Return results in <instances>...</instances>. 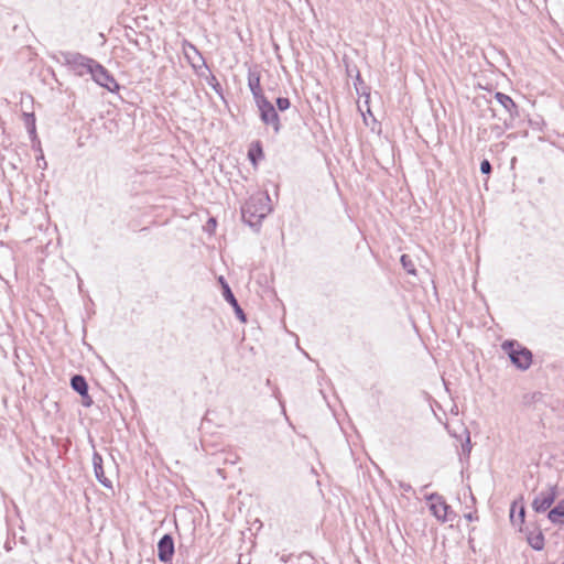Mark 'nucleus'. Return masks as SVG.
Returning a JSON list of instances; mask_svg holds the SVG:
<instances>
[{"mask_svg": "<svg viewBox=\"0 0 564 564\" xmlns=\"http://www.w3.org/2000/svg\"><path fill=\"white\" fill-rule=\"evenodd\" d=\"M501 349L508 355L510 362L519 370H528L533 361L532 351L516 339H506Z\"/></svg>", "mask_w": 564, "mask_h": 564, "instance_id": "obj_3", "label": "nucleus"}, {"mask_svg": "<svg viewBox=\"0 0 564 564\" xmlns=\"http://www.w3.org/2000/svg\"><path fill=\"white\" fill-rule=\"evenodd\" d=\"M82 398V405L85 408H90L94 403L93 398L89 395V392L86 391L85 393L79 394Z\"/></svg>", "mask_w": 564, "mask_h": 564, "instance_id": "obj_26", "label": "nucleus"}, {"mask_svg": "<svg viewBox=\"0 0 564 564\" xmlns=\"http://www.w3.org/2000/svg\"><path fill=\"white\" fill-rule=\"evenodd\" d=\"M400 261H401L403 268L405 269V271L409 274H415L416 273V270H415V267H414L413 262L411 261V259L406 254H402Z\"/></svg>", "mask_w": 564, "mask_h": 564, "instance_id": "obj_23", "label": "nucleus"}, {"mask_svg": "<svg viewBox=\"0 0 564 564\" xmlns=\"http://www.w3.org/2000/svg\"><path fill=\"white\" fill-rule=\"evenodd\" d=\"M216 224H217V223H216V219H215V218H210V219L208 220V223H207V225H208V226H213V228H215V227H216Z\"/></svg>", "mask_w": 564, "mask_h": 564, "instance_id": "obj_35", "label": "nucleus"}, {"mask_svg": "<svg viewBox=\"0 0 564 564\" xmlns=\"http://www.w3.org/2000/svg\"><path fill=\"white\" fill-rule=\"evenodd\" d=\"M344 63H345V67H346V74L347 76L349 77H354L357 75V72H360L357 67V65L355 64H350L349 62H347L346 59H344Z\"/></svg>", "mask_w": 564, "mask_h": 564, "instance_id": "obj_25", "label": "nucleus"}, {"mask_svg": "<svg viewBox=\"0 0 564 564\" xmlns=\"http://www.w3.org/2000/svg\"><path fill=\"white\" fill-rule=\"evenodd\" d=\"M261 75L256 69H249L248 72V87L252 94L254 102L267 98L261 87Z\"/></svg>", "mask_w": 564, "mask_h": 564, "instance_id": "obj_13", "label": "nucleus"}, {"mask_svg": "<svg viewBox=\"0 0 564 564\" xmlns=\"http://www.w3.org/2000/svg\"><path fill=\"white\" fill-rule=\"evenodd\" d=\"M175 553L174 538L165 533L158 542V558L162 563H170Z\"/></svg>", "mask_w": 564, "mask_h": 564, "instance_id": "obj_10", "label": "nucleus"}, {"mask_svg": "<svg viewBox=\"0 0 564 564\" xmlns=\"http://www.w3.org/2000/svg\"><path fill=\"white\" fill-rule=\"evenodd\" d=\"M165 564H172V562H170V563H165Z\"/></svg>", "mask_w": 564, "mask_h": 564, "instance_id": "obj_38", "label": "nucleus"}, {"mask_svg": "<svg viewBox=\"0 0 564 564\" xmlns=\"http://www.w3.org/2000/svg\"><path fill=\"white\" fill-rule=\"evenodd\" d=\"M254 104L258 108L261 122L267 127H271L273 132L279 134L283 126L274 105L268 98L261 99Z\"/></svg>", "mask_w": 564, "mask_h": 564, "instance_id": "obj_4", "label": "nucleus"}, {"mask_svg": "<svg viewBox=\"0 0 564 564\" xmlns=\"http://www.w3.org/2000/svg\"><path fill=\"white\" fill-rule=\"evenodd\" d=\"M24 126L26 128V131L29 133L30 139H36L37 132H36V118L34 112H23L22 115Z\"/></svg>", "mask_w": 564, "mask_h": 564, "instance_id": "obj_21", "label": "nucleus"}, {"mask_svg": "<svg viewBox=\"0 0 564 564\" xmlns=\"http://www.w3.org/2000/svg\"><path fill=\"white\" fill-rule=\"evenodd\" d=\"M425 500L429 502L431 513L441 522L452 521L456 513L452 510V507L445 501L444 497L438 492H432L425 496Z\"/></svg>", "mask_w": 564, "mask_h": 564, "instance_id": "obj_5", "label": "nucleus"}, {"mask_svg": "<svg viewBox=\"0 0 564 564\" xmlns=\"http://www.w3.org/2000/svg\"><path fill=\"white\" fill-rule=\"evenodd\" d=\"M30 140H31V143H32V149H33L34 151H36V152H39V153H40L41 151H43V150H42V147H41V141H40L39 137H36V139H35V140H34V139H30Z\"/></svg>", "mask_w": 564, "mask_h": 564, "instance_id": "obj_31", "label": "nucleus"}, {"mask_svg": "<svg viewBox=\"0 0 564 564\" xmlns=\"http://www.w3.org/2000/svg\"><path fill=\"white\" fill-rule=\"evenodd\" d=\"M15 545V540L14 538L12 540H7V542L4 543V550L7 552H10L13 550V546Z\"/></svg>", "mask_w": 564, "mask_h": 564, "instance_id": "obj_33", "label": "nucleus"}, {"mask_svg": "<svg viewBox=\"0 0 564 564\" xmlns=\"http://www.w3.org/2000/svg\"><path fill=\"white\" fill-rule=\"evenodd\" d=\"M562 564H564V562Z\"/></svg>", "mask_w": 564, "mask_h": 564, "instance_id": "obj_39", "label": "nucleus"}, {"mask_svg": "<svg viewBox=\"0 0 564 564\" xmlns=\"http://www.w3.org/2000/svg\"><path fill=\"white\" fill-rule=\"evenodd\" d=\"M272 212L271 199L268 192L252 195L241 206L242 221L256 232L260 231L262 221Z\"/></svg>", "mask_w": 564, "mask_h": 564, "instance_id": "obj_1", "label": "nucleus"}, {"mask_svg": "<svg viewBox=\"0 0 564 564\" xmlns=\"http://www.w3.org/2000/svg\"><path fill=\"white\" fill-rule=\"evenodd\" d=\"M55 58L59 64L66 66L68 70L79 77L87 74L90 75L97 62L82 53L70 51H61Z\"/></svg>", "mask_w": 564, "mask_h": 564, "instance_id": "obj_2", "label": "nucleus"}, {"mask_svg": "<svg viewBox=\"0 0 564 564\" xmlns=\"http://www.w3.org/2000/svg\"><path fill=\"white\" fill-rule=\"evenodd\" d=\"M470 451H471V443H470L469 434H467L466 442L462 444V452L464 455L469 457Z\"/></svg>", "mask_w": 564, "mask_h": 564, "instance_id": "obj_27", "label": "nucleus"}, {"mask_svg": "<svg viewBox=\"0 0 564 564\" xmlns=\"http://www.w3.org/2000/svg\"><path fill=\"white\" fill-rule=\"evenodd\" d=\"M183 47L185 51L184 52L185 57L187 58L188 63L191 64V66L193 67V69L195 72H197V69H200L203 67L208 69V66L206 64L204 56L202 55V53L198 51V48L194 44H192L191 42L185 40L183 43Z\"/></svg>", "mask_w": 564, "mask_h": 564, "instance_id": "obj_12", "label": "nucleus"}, {"mask_svg": "<svg viewBox=\"0 0 564 564\" xmlns=\"http://www.w3.org/2000/svg\"><path fill=\"white\" fill-rule=\"evenodd\" d=\"M522 533H525L527 541L534 551H542L544 549L545 538L540 529L530 530L528 527H525Z\"/></svg>", "mask_w": 564, "mask_h": 564, "instance_id": "obj_15", "label": "nucleus"}, {"mask_svg": "<svg viewBox=\"0 0 564 564\" xmlns=\"http://www.w3.org/2000/svg\"><path fill=\"white\" fill-rule=\"evenodd\" d=\"M36 162L40 169L45 170L47 167V162L45 161L43 151H41L39 155H36Z\"/></svg>", "mask_w": 564, "mask_h": 564, "instance_id": "obj_28", "label": "nucleus"}, {"mask_svg": "<svg viewBox=\"0 0 564 564\" xmlns=\"http://www.w3.org/2000/svg\"><path fill=\"white\" fill-rule=\"evenodd\" d=\"M547 519L555 525L564 524V499L560 500L552 509H549Z\"/></svg>", "mask_w": 564, "mask_h": 564, "instance_id": "obj_17", "label": "nucleus"}, {"mask_svg": "<svg viewBox=\"0 0 564 564\" xmlns=\"http://www.w3.org/2000/svg\"><path fill=\"white\" fill-rule=\"evenodd\" d=\"M541 123H542V119L540 117H538L536 119H529V124L534 129V130H541Z\"/></svg>", "mask_w": 564, "mask_h": 564, "instance_id": "obj_30", "label": "nucleus"}, {"mask_svg": "<svg viewBox=\"0 0 564 564\" xmlns=\"http://www.w3.org/2000/svg\"><path fill=\"white\" fill-rule=\"evenodd\" d=\"M479 170L481 174L489 176L492 172V165L490 161L488 159L481 160Z\"/></svg>", "mask_w": 564, "mask_h": 564, "instance_id": "obj_24", "label": "nucleus"}, {"mask_svg": "<svg viewBox=\"0 0 564 564\" xmlns=\"http://www.w3.org/2000/svg\"><path fill=\"white\" fill-rule=\"evenodd\" d=\"M274 107L278 110V112H284L291 108V100L288 97L280 96L275 99Z\"/></svg>", "mask_w": 564, "mask_h": 564, "instance_id": "obj_22", "label": "nucleus"}, {"mask_svg": "<svg viewBox=\"0 0 564 564\" xmlns=\"http://www.w3.org/2000/svg\"><path fill=\"white\" fill-rule=\"evenodd\" d=\"M90 76L96 84L110 93H117L120 89V85L115 79L113 75L98 61L96 62Z\"/></svg>", "mask_w": 564, "mask_h": 564, "instance_id": "obj_6", "label": "nucleus"}, {"mask_svg": "<svg viewBox=\"0 0 564 564\" xmlns=\"http://www.w3.org/2000/svg\"><path fill=\"white\" fill-rule=\"evenodd\" d=\"M557 497V490L555 486H551L546 491H541L533 499L531 507L534 512L542 513L547 511L554 503Z\"/></svg>", "mask_w": 564, "mask_h": 564, "instance_id": "obj_9", "label": "nucleus"}, {"mask_svg": "<svg viewBox=\"0 0 564 564\" xmlns=\"http://www.w3.org/2000/svg\"><path fill=\"white\" fill-rule=\"evenodd\" d=\"M247 156L253 166H257L264 159V151L260 140L250 143Z\"/></svg>", "mask_w": 564, "mask_h": 564, "instance_id": "obj_16", "label": "nucleus"}, {"mask_svg": "<svg viewBox=\"0 0 564 564\" xmlns=\"http://www.w3.org/2000/svg\"><path fill=\"white\" fill-rule=\"evenodd\" d=\"M495 99L508 113V118L503 120L505 128L507 130L514 128V120L520 117L519 106L509 95L501 91L495 93Z\"/></svg>", "mask_w": 564, "mask_h": 564, "instance_id": "obj_7", "label": "nucleus"}, {"mask_svg": "<svg viewBox=\"0 0 564 564\" xmlns=\"http://www.w3.org/2000/svg\"><path fill=\"white\" fill-rule=\"evenodd\" d=\"M69 384H70V388L78 394L89 391L88 382H87L86 378L80 373L73 375L70 377Z\"/></svg>", "mask_w": 564, "mask_h": 564, "instance_id": "obj_20", "label": "nucleus"}, {"mask_svg": "<svg viewBox=\"0 0 564 564\" xmlns=\"http://www.w3.org/2000/svg\"><path fill=\"white\" fill-rule=\"evenodd\" d=\"M400 487L406 492L412 490V486L410 484H400Z\"/></svg>", "mask_w": 564, "mask_h": 564, "instance_id": "obj_34", "label": "nucleus"}, {"mask_svg": "<svg viewBox=\"0 0 564 564\" xmlns=\"http://www.w3.org/2000/svg\"><path fill=\"white\" fill-rule=\"evenodd\" d=\"M509 518L512 525H519L520 532L524 531L525 505L522 496L511 502Z\"/></svg>", "mask_w": 564, "mask_h": 564, "instance_id": "obj_11", "label": "nucleus"}, {"mask_svg": "<svg viewBox=\"0 0 564 564\" xmlns=\"http://www.w3.org/2000/svg\"><path fill=\"white\" fill-rule=\"evenodd\" d=\"M93 467H94V473H95L96 479L105 488H111L112 487V482L105 475L102 456L97 451H95L94 454H93Z\"/></svg>", "mask_w": 564, "mask_h": 564, "instance_id": "obj_14", "label": "nucleus"}, {"mask_svg": "<svg viewBox=\"0 0 564 564\" xmlns=\"http://www.w3.org/2000/svg\"><path fill=\"white\" fill-rule=\"evenodd\" d=\"M193 61H194V63H198V64H199V62H198V57H197V56H196V58H195V59H193Z\"/></svg>", "mask_w": 564, "mask_h": 564, "instance_id": "obj_37", "label": "nucleus"}, {"mask_svg": "<svg viewBox=\"0 0 564 564\" xmlns=\"http://www.w3.org/2000/svg\"><path fill=\"white\" fill-rule=\"evenodd\" d=\"M218 282L221 286L223 297L232 307L237 319L240 321L241 323H247V321H248L247 314L245 313V311L240 306L239 302L237 301L231 288L229 286L228 282L226 281V279L223 275H220L218 278Z\"/></svg>", "mask_w": 564, "mask_h": 564, "instance_id": "obj_8", "label": "nucleus"}, {"mask_svg": "<svg viewBox=\"0 0 564 564\" xmlns=\"http://www.w3.org/2000/svg\"><path fill=\"white\" fill-rule=\"evenodd\" d=\"M208 70V74L205 75L203 72H196L197 75L199 77H204L207 85L209 87H212V89L220 97L224 99V89H223V86L220 85V83L218 82L217 77L209 70V68L207 69Z\"/></svg>", "mask_w": 564, "mask_h": 564, "instance_id": "obj_19", "label": "nucleus"}, {"mask_svg": "<svg viewBox=\"0 0 564 564\" xmlns=\"http://www.w3.org/2000/svg\"><path fill=\"white\" fill-rule=\"evenodd\" d=\"M476 530V527L469 529V534ZM468 546L473 553H476L475 540L470 535L468 536Z\"/></svg>", "mask_w": 564, "mask_h": 564, "instance_id": "obj_29", "label": "nucleus"}, {"mask_svg": "<svg viewBox=\"0 0 564 564\" xmlns=\"http://www.w3.org/2000/svg\"><path fill=\"white\" fill-rule=\"evenodd\" d=\"M354 87L359 97L365 98V102L368 104L370 99V86H368L361 77L360 72H357V75L354 78Z\"/></svg>", "mask_w": 564, "mask_h": 564, "instance_id": "obj_18", "label": "nucleus"}, {"mask_svg": "<svg viewBox=\"0 0 564 564\" xmlns=\"http://www.w3.org/2000/svg\"><path fill=\"white\" fill-rule=\"evenodd\" d=\"M464 518L469 522L478 520L477 511L465 513Z\"/></svg>", "mask_w": 564, "mask_h": 564, "instance_id": "obj_32", "label": "nucleus"}, {"mask_svg": "<svg viewBox=\"0 0 564 564\" xmlns=\"http://www.w3.org/2000/svg\"><path fill=\"white\" fill-rule=\"evenodd\" d=\"M489 110L491 111V117H492V118H496V117H497V115H496V110H495V109H492V108H489Z\"/></svg>", "mask_w": 564, "mask_h": 564, "instance_id": "obj_36", "label": "nucleus"}]
</instances>
